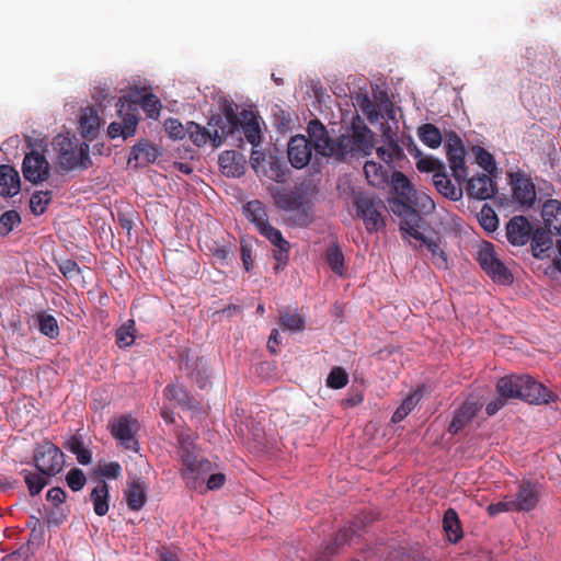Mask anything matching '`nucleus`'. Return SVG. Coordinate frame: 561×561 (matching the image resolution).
Instances as JSON below:
<instances>
[{
    "label": "nucleus",
    "instance_id": "1",
    "mask_svg": "<svg viewBox=\"0 0 561 561\" xmlns=\"http://www.w3.org/2000/svg\"><path fill=\"white\" fill-rule=\"evenodd\" d=\"M375 134L364 119L356 115L346 134L341 135L333 145V159L344 161L350 158L366 157L373 152Z\"/></svg>",
    "mask_w": 561,
    "mask_h": 561
},
{
    "label": "nucleus",
    "instance_id": "2",
    "mask_svg": "<svg viewBox=\"0 0 561 561\" xmlns=\"http://www.w3.org/2000/svg\"><path fill=\"white\" fill-rule=\"evenodd\" d=\"M244 214L255 226L259 233L267 239L275 248L273 253L277 262L275 270H282L288 262L290 244L283 237L280 230L270 224L264 204L259 199L250 201L244 205Z\"/></svg>",
    "mask_w": 561,
    "mask_h": 561
},
{
    "label": "nucleus",
    "instance_id": "3",
    "mask_svg": "<svg viewBox=\"0 0 561 561\" xmlns=\"http://www.w3.org/2000/svg\"><path fill=\"white\" fill-rule=\"evenodd\" d=\"M496 390L502 397L518 398L531 404H546L554 399L552 392L527 375L503 377L497 381Z\"/></svg>",
    "mask_w": 561,
    "mask_h": 561
},
{
    "label": "nucleus",
    "instance_id": "4",
    "mask_svg": "<svg viewBox=\"0 0 561 561\" xmlns=\"http://www.w3.org/2000/svg\"><path fill=\"white\" fill-rule=\"evenodd\" d=\"M180 454L183 463L182 477L192 490L204 486L207 476L211 472V462L201 456L188 434L179 437Z\"/></svg>",
    "mask_w": 561,
    "mask_h": 561
},
{
    "label": "nucleus",
    "instance_id": "5",
    "mask_svg": "<svg viewBox=\"0 0 561 561\" xmlns=\"http://www.w3.org/2000/svg\"><path fill=\"white\" fill-rule=\"evenodd\" d=\"M51 147L57 154L58 164L64 171L88 169L92 164L89 145L80 141L76 135L60 133L53 138Z\"/></svg>",
    "mask_w": 561,
    "mask_h": 561
},
{
    "label": "nucleus",
    "instance_id": "6",
    "mask_svg": "<svg viewBox=\"0 0 561 561\" xmlns=\"http://www.w3.org/2000/svg\"><path fill=\"white\" fill-rule=\"evenodd\" d=\"M116 108L118 121L108 125L107 135L112 139L118 137L127 139L135 135L138 126V105L126 96H122L116 102Z\"/></svg>",
    "mask_w": 561,
    "mask_h": 561
},
{
    "label": "nucleus",
    "instance_id": "7",
    "mask_svg": "<svg viewBox=\"0 0 561 561\" xmlns=\"http://www.w3.org/2000/svg\"><path fill=\"white\" fill-rule=\"evenodd\" d=\"M30 146L32 151L24 157L22 172L24 178L34 184L42 183L49 178L50 165L38 149H45L47 142L44 138H31Z\"/></svg>",
    "mask_w": 561,
    "mask_h": 561
},
{
    "label": "nucleus",
    "instance_id": "8",
    "mask_svg": "<svg viewBox=\"0 0 561 561\" xmlns=\"http://www.w3.org/2000/svg\"><path fill=\"white\" fill-rule=\"evenodd\" d=\"M356 215L364 221L369 233L377 232L386 225L382 211L385 205L380 199L367 195H359L354 201Z\"/></svg>",
    "mask_w": 561,
    "mask_h": 561
},
{
    "label": "nucleus",
    "instance_id": "9",
    "mask_svg": "<svg viewBox=\"0 0 561 561\" xmlns=\"http://www.w3.org/2000/svg\"><path fill=\"white\" fill-rule=\"evenodd\" d=\"M33 458L36 469L46 477H55L65 466L64 453L50 442L38 444Z\"/></svg>",
    "mask_w": 561,
    "mask_h": 561
},
{
    "label": "nucleus",
    "instance_id": "10",
    "mask_svg": "<svg viewBox=\"0 0 561 561\" xmlns=\"http://www.w3.org/2000/svg\"><path fill=\"white\" fill-rule=\"evenodd\" d=\"M477 260L481 268L495 282L508 284L512 275L500 260L494 247L490 242H483L477 253Z\"/></svg>",
    "mask_w": 561,
    "mask_h": 561
},
{
    "label": "nucleus",
    "instance_id": "11",
    "mask_svg": "<svg viewBox=\"0 0 561 561\" xmlns=\"http://www.w3.org/2000/svg\"><path fill=\"white\" fill-rule=\"evenodd\" d=\"M111 434L119 444L134 451L138 450L136 434L139 431L138 421L131 415H121L110 424Z\"/></svg>",
    "mask_w": 561,
    "mask_h": 561
},
{
    "label": "nucleus",
    "instance_id": "12",
    "mask_svg": "<svg viewBox=\"0 0 561 561\" xmlns=\"http://www.w3.org/2000/svg\"><path fill=\"white\" fill-rule=\"evenodd\" d=\"M391 209L394 214L402 218L400 230L404 236H409L411 238H421L419 227L422 219L416 210L412 208L411 204H409L407 201H393L391 203Z\"/></svg>",
    "mask_w": 561,
    "mask_h": 561
},
{
    "label": "nucleus",
    "instance_id": "13",
    "mask_svg": "<svg viewBox=\"0 0 561 561\" xmlns=\"http://www.w3.org/2000/svg\"><path fill=\"white\" fill-rule=\"evenodd\" d=\"M211 129V145L219 147L232 134L239 130V118L233 113L213 117L209 121Z\"/></svg>",
    "mask_w": 561,
    "mask_h": 561
},
{
    "label": "nucleus",
    "instance_id": "14",
    "mask_svg": "<svg viewBox=\"0 0 561 561\" xmlns=\"http://www.w3.org/2000/svg\"><path fill=\"white\" fill-rule=\"evenodd\" d=\"M307 133L319 154L333 158V145H335L336 139L329 137L328 131L321 122L318 119L309 122Z\"/></svg>",
    "mask_w": 561,
    "mask_h": 561
},
{
    "label": "nucleus",
    "instance_id": "15",
    "mask_svg": "<svg viewBox=\"0 0 561 561\" xmlns=\"http://www.w3.org/2000/svg\"><path fill=\"white\" fill-rule=\"evenodd\" d=\"M513 199L522 207L529 208L536 201L535 184L522 173L512 175Z\"/></svg>",
    "mask_w": 561,
    "mask_h": 561
},
{
    "label": "nucleus",
    "instance_id": "16",
    "mask_svg": "<svg viewBox=\"0 0 561 561\" xmlns=\"http://www.w3.org/2000/svg\"><path fill=\"white\" fill-rule=\"evenodd\" d=\"M250 164L256 174L265 175L275 182L285 181V170L280 165L270 162V168H266V156L260 147H252Z\"/></svg>",
    "mask_w": 561,
    "mask_h": 561
},
{
    "label": "nucleus",
    "instance_id": "17",
    "mask_svg": "<svg viewBox=\"0 0 561 561\" xmlns=\"http://www.w3.org/2000/svg\"><path fill=\"white\" fill-rule=\"evenodd\" d=\"M288 160L296 169L306 167L311 159V146L308 139L302 135L290 138L288 142Z\"/></svg>",
    "mask_w": 561,
    "mask_h": 561
},
{
    "label": "nucleus",
    "instance_id": "18",
    "mask_svg": "<svg viewBox=\"0 0 561 561\" xmlns=\"http://www.w3.org/2000/svg\"><path fill=\"white\" fill-rule=\"evenodd\" d=\"M355 105L367 116L370 123L378 122L379 117H387L388 119L394 118V110L391 102L386 98L381 102V110L385 114H380L375 102L366 94H359L356 98Z\"/></svg>",
    "mask_w": 561,
    "mask_h": 561
},
{
    "label": "nucleus",
    "instance_id": "19",
    "mask_svg": "<svg viewBox=\"0 0 561 561\" xmlns=\"http://www.w3.org/2000/svg\"><path fill=\"white\" fill-rule=\"evenodd\" d=\"M533 227L524 216L513 217L506 225V236L513 245H524L530 239Z\"/></svg>",
    "mask_w": 561,
    "mask_h": 561
},
{
    "label": "nucleus",
    "instance_id": "20",
    "mask_svg": "<svg viewBox=\"0 0 561 561\" xmlns=\"http://www.w3.org/2000/svg\"><path fill=\"white\" fill-rule=\"evenodd\" d=\"M221 172L226 176L238 178L245 171V157L236 150L224 151L218 159Z\"/></svg>",
    "mask_w": 561,
    "mask_h": 561
},
{
    "label": "nucleus",
    "instance_id": "21",
    "mask_svg": "<svg viewBox=\"0 0 561 561\" xmlns=\"http://www.w3.org/2000/svg\"><path fill=\"white\" fill-rule=\"evenodd\" d=\"M467 194L477 199H488L495 194V183L488 174L473 176L468 181Z\"/></svg>",
    "mask_w": 561,
    "mask_h": 561
},
{
    "label": "nucleus",
    "instance_id": "22",
    "mask_svg": "<svg viewBox=\"0 0 561 561\" xmlns=\"http://www.w3.org/2000/svg\"><path fill=\"white\" fill-rule=\"evenodd\" d=\"M512 501L517 512H529L534 510L538 502L537 485L530 482L522 483Z\"/></svg>",
    "mask_w": 561,
    "mask_h": 561
},
{
    "label": "nucleus",
    "instance_id": "23",
    "mask_svg": "<svg viewBox=\"0 0 561 561\" xmlns=\"http://www.w3.org/2000/svg\"><path fill=\"white\" fill-rule=\"evenodd\" d=\"M481 404L474 399H468L456 412L449 425V432L457 434L474 417Z\"/></svg>",
    "mask_w": 561,
    "mask_h": 561
},
{
    "label": "nucleus",
    "instance_id": "24",
    "mask_svg": "<svg viewBox=\"0 0 561 561\" xmlns=\"http://www.w3.org/2000/svg\"><path fill=\"white\" fill-rule=\"evenodd\" d=\"M239 129L243 133L245 139L252 147L261 146V128L257 117L248 111H243L239 117Z\"/></svg>",
    "mask_w": 561,
    "mask_h": 561
},
{
    "label": "nucleus",
    "instance_id": "25",
    "mask_svg": "<svg viewBox=\"0 0 561 561\" xmlns=\"http://www.w3.org/2000/svg\"><path fill=\"white\" fill-rule=\"evenodd\" d=\"M541 217L549 233L561 236V202L547 201L542 206Z\"/></svg>",
    "mask_w": 561,
    "mask_h": 561
},
{
    "label": "nucleus",
    "instance_id": "26",
    "mask_svg": "<svg viewBox=\"0 0 561 561\" xmlns=\"http://www.w3.org/2000/svg\"><path fill=\"white\" fill-rule=\"evenodd\" d=\"M101 117L94 107L87 106L81 110L79 116V127L84 138H94L101 126Z\"/></svg>",
    "mask_w": 561,
    "mask_h": 561
},
{
    "label": "nucleus",
    "instance_id": "27",
    "mask_svg": "<svg viewBox=\"0 0 561 561\" xmlns=\"http://www.w3.org/2000/svg\"><path fill=\"white\" fill-rule=\"evenodd\" d=\"M20 192V175L10 165H0V195L12 197Z\"/></svg>",
    "mask_w": 561,
    "mask_h": 561
},
{
    "label": "nucleus",
    "instance_id": "28",
    "mask_svg": "<svg viewBox=\"0 0 561 561\" xmlns=\"http://www.w3.org/2000/svg\"><path fill=\"white\" fill-rule=\"evenodd\" d=\"M454 184L448 175L442 170V172H436L433 174V184L436 190L445 197L450 198L451 201H458L462 197V187L461 183Z\"/></svg>",
    "mask_w": 561,
    "mask_h": 561
},
{
    "label": "nucleus",
    "instance_id": "29",
    "mask_svg": "<svg viewBox=\"0 0 561 561\" xmlns=\"http://www.w3.org/2000/svg\"><path fill=\"white\" fill-rule=\"evenodd\" d=\"M376 153L388 169H392L394 163L404 157L403 149L393 139L377 147Z\"/></svg>",
    "mask_w": 561,
    "mask_h": 561
},
{
    "label": "nucleus",
    "instance_id": "30",
    "mask_svg": "<svg viewBox=\"0 0 561 561\" xmlns=\"http://www.w3.org/2000/svg\"><path fill=\"white\" fill-rule=\"evenodd\" d=\"M447 158L455 180L459 183L466 181L468 171L465 161V149H449Z\"/></svg>",
    "mask_w": 561,
    "mask_h": 561
},
{
    "label": "nucleus",
    "instance_id": "31",
    "mask_svg": "<svg viewBox=\"0 0 561 561\" xmlns=\"http://www.w3.org/2000/svg\"><path fill=\"white\" fill-rule=\"evenodd\" d=\"M127 505L133 511H139L146 503V486L140 480L133 481L125 492Z\"/></svg>",
    "mask_w": 561,
    "mask_h": 561
},
{
    "label": "nucleus",
    "instance_id": "32",
    "mask_svg": "<svg viewBox=\"0 0 561 561\" xmlns=\"http://www.w3.org/2000/svg\"><path fill=\"white\" fill-rule=\"evenodd\" d=\"M390 169L381 165L373 160L366 161L364 164V173L369 184L373 186H382L388 181Z\"/></svg>",
    "mask_w": 561,
    "mask_h": 561
},
{
    "label": "nucleus",
    "instance_id": "33",
    "mask_svg": "<svg viewBox=\"0 0 561 561\" xmlns=\"http://www.w3.org/2000/svg\"><path fill=\"white\" fill-rule=\"evenodd\" d=\"M422 241L426 249L431 252L433 264L440 270L448 268V259L445 251L440 248L439 241L425 237L421 233V238H415Z\"/></svg>",
    "mask_w": 561,
    "mask_h": 561
},
{
    "label": "nucleus",
    "instance_id": "34",
    "mask_svg": "<svg viewBox=\"0 0 561 561\" xmlns=\"http://www.w3.org/2000/svg\"><path fill=\"white\" fill-rule=\"evenodd\" d=\"M94 513L104 516L108 512V485L106 482H99L90 494Z\"/></svg>",
    "mask_w": 561,
    "mask_h": 561
},
{
    "label": "nucleus",
    "instance_id": "35",
    "mask_svg": "<svg viewBox=\"0 0 561 561\" xmlns=\"http://www.w3.org/2000/svg\"><path fill=\"white\" fill-rule=\"evenodd\" d=\"M443 527L451 542H457L462 537V531L457 513L449 508L445 512Z\"/></svg>",
    "mask_w": 561,
    "mask_h": 561
},
{
    "label": "nucleus",
    "instance_id": "36",
    "mask_svg": "<svg viewBox=\"0 0 561 561\" xmlns=\"http://www.w3.org/2000/svg\"><path fill=\"white\" fill-rule=\"evenodd\" d=\"M417 136L424 145L433 149L438 148L443 141V137L439 129L435 125L430 123L419 127Z\"/></svg>",
    "mask_w": 561,
    "mask_h": 561
},
{
    "label": "nucleus",
    "instance_id": "37",
    "mask_svg": "<svg viewBox=\"0 0 561 561\" xmlns=\"http://www.w3.org/2000/svg\"><path fill=\"white\" fill-rule=\"evenodd\" d=\"M552 247V239L550 234L543 230H536L531 238V250L534 256L537 259H543L546 252Z\"/></svg>",
    "mask_w": 561,
    "mask_h": 561
},
{
    "label": "nucleus",
    "instance_id": "38",
    "mask_svg": "<svg viewBox=\"0 0 561 561\" xmlns=\"http://www.w3.org/2000/svg\"><path fill=\"white\" fill-rule=\"evenodd\" d=\"M186 131L192 142L198 147L211 142V129L209 125L208 127H203L194 122H190L187 123Z\"/></svg>",
    "mask_w": 561,
    "mask_h": 561
},
{
    "label": "nucleus",
    "instance_id": "39",
    "mask_svg": "<svg viewBox=\"0 0 561 561\" xmlns=\"http://www.w3.org/2000/svg\"><path fill=\"white\" fill-rule=\"evenodd\" d=\"M21 476L24 479V482L28 489V492L32 496H35L42 492V490L47 485V480L41 471H30L22 470Z\"/></svg>",
    "mask_w": 561,
    "mask_h": 561
},
{
    "label": "nucleus",
    "instance_id": "40",
    "mask_svg": "<svg viewBox=\"0 0 561 561\" xmlns=\"http://www.w3.org/2000/svg\"><path fill=\"white\" fill-rule=\"evenodd\" d=\"M51 191H35L30 198V209L32 214L35 216L43 215L51 202Z\"/></svg>",
    "mask_w": 561,
    "mask_h": 561
},
{
    "label": "nucleus",
    "instance_id": "41",
    "mask_svg": "<svg viewBox=\"0 0 561 561\" xmlns=\"http://www.w3.org/2000/svg\"><path fill=\"white\" fill-rule=\"evenodd\" d=\"M421 400V391L415 390L413 393L408 396L400 407L394 411L391 421L393 423L401 422L405 416L410 414V412L413 411V409L417 405V403Z\"/></svg>",
    "mask_w": 561,
    "mask_h": 561
},
{
    "label": "nucleus",
    "instance_id": "42",
    "mask_svg": "<svg viewBox=\"0 0 561 561\" xmlns=\"http://www.w3.org/2000/svg\"><path fill=\"white\" fill-rule=\"evenodd\" d=\"M325 261L333 273L339 276L344 275V255L336 244H332L327 249Z\"/></svg>",
    "mask_w": 561,
    "mask_h": 561
},
{
    "label": "nucleus",
    "instance_id": "43",
    "mask_svg": "<svg viewBox=\"0 0 561 561\" xmlns=\"http://www.w3.org/2000/svg\"><path fill=\"white\" fill-rule=\"evenodd\" d=\"M158 157V150L149 144H138L133 147L131 159H135L138 163L147 164L153 162Z\"/></svg>",
    "mask_w": 561,
    "mask_h": 561
},
{
    "label": "nucleus",
    "instance_id": "44",
    "mask_svg": "<svg viewBox=\"0 0 561 561\" xmlns=\"http://www.w3.org/2000/svg\"><path fill=\"white\" fill-rule=\"evenodd\" d=\"M391 183L397 195L402 197L404 201L411 198L414 194L415 188L411 185L409 179L401 172H393L391 176Z\"/></svg>",
    "mask_w": 561,
    "mask_h": 561
},
{
    "label": "nucleus",
    "instance_id": "45",
    "mask_svg": "<svg viewBox=\"0 0 561 561\" xmlns=\"http://www.w3.org/2000/svg\"><path fill=\"white\" fill-rule=\"evenodd\" d=\"M65 447L77 456L79 463L89 465L91 462L92 454L85 448L83 442L79 437L72 436Z\"/></svg>",
    "mask_w": 561,
    "mask_h": 561
},
{
    "label": "nucleus",
    "instance_id": "46",
    "mask_svg": "<svg viewBox=\"0 0 561 561\" xmlns=\"http://www.w3.org/2000/svg\"><path fill=\"white\" fill-rule=\"evenodd\" d=\"M407 202L425 215L431 214L435 209V203L432 197L422 191L415 190L414 194Z\"/></svg>",
    "mask_w": 561,
    "mask_h": 561
},
{
    "label": "nucleus",
    "instance_id": "47",
    "mask_svg": "<svg viewBox=\"0 0 561 561\" xmlns=\"http://www.w3.org/2000/svg\"><path fill=\"white\" fill-rule=\"evenodd\" d=\"M280 325L284 330L293 333L300 332L305 329V320L297 312H279Z\"/></svg>",
    "mask_w": 561,
    "mask_h": 561
},
{
    "label": "nucleus",
    "instance_id": "48",
    "mask_svg": "<svg viewBox=\"0 0 561 561\" xmlns=\"http://www.w3.org/2000/svg\"><path fill=\"white\" fill-rule=\"evenodd\" d=\"M477 218L481 227L488 232H493L499 227V218L493 208L488 205H483L477 214Z\"/></svg>",
    "mask_w": 561,
    "mask_h": 561
},
{
    "label": "nucleus",
    "instance_id": "49",
    "mask_svg": "<svg viewBox=\"0 0 561 561\" xmlns=\"http://www.w3.org/2000/svg\"><path fill=\"white\" fill-rule=\"evenodd\" d=\"M21 224V216L16 210H7L0 216V237L8 236Z\"/></svg>",
    "mask_w": 561,
    "mask_h": 561
},
{
    "label": "nucleus",
    "instance_id": "50",
    "mask_svg": "<svg viewBox=\"0 0 561 561\" xmlns=\"http://www.w3.org/2000/svg\"><path fill=\"white\" fill-rule=\"evenodd\" d=\"M135 340V322L128 320L116 331V342L121 348L130 346Z\"/></svg>",
    "mask_w": 561,
    "mask_h": 561
},
{
    "label": "nucleus",
    "instance_id": "51",
    "mask_svg": "<svg viewBox=\"0 0 561 561\" xmlns=\"http://www.w3.org/2000/svg\"><path fill=\"white\" fill-rule=\"evenodd\" d=\"M476 162L488 173H492L496 169L493 156L484 148L476 146L472 148Z\"/></svg>",
    "mask_w": 561,
    "mask_h": 561
},
{
    "label": "nucleus",
    "instance_id": "52",
    "mask_svg": "<svg viewBox=\"0 0 561 561\" xmlns=\"http://www.w3.org/2000/svg\"><path fill=\"white\" fill-rule=\"evenodd\" d=\"M164 394L170 401H175L183 407L191 408V404H190L191 400L188 398V394H187L186 390L184 388H182L181 386H178V385L168 386L164 390Z\"/></svg>",
    "mask_w": 561,
    "mask_h": 561
},
{
    "label": "nucleus",
    "instance_id": "53",
    "mask_svg": "<svg viewBox=\"0 0 561 561\" xmlns=\"http://www.w3.org/2000/svg\"><path fill=\"white\" fill-rule=\"evenodd\" d=\"M141 108L149 118H158L161 110L160 100L153 94H146L141 99Z\"/></svg>",
    "mask_w": 561,
    "mask_h": 561
},
{
    "label": "nucleus",
    "instance_id": "54",
    "mask_svg": "<svg viewBox=\"0 0 561 561\" xmlns=\"http://www.w3.org/2000/svg\"><path fill=\"white\" fill-rule=\"evenodd\" d=\"M348 382V375L341 367H334L327 378V386L332 389H342Z\"/></svg>",
    "mask_w": 561,
    "mask_h": 561
},
{
    "label": "nucleus",
    "instance_id": "55",
    "mask_svg": "<svg viewBox=\"0 0 561 561\" xmlns=\"http://www.w3.org/2000/svg\"><path fill=\"white\" fill-rule=\"evenodd\" d=\"M39 331L48 337H55L59 333L56 319L49 314H42L38 318Z\"/></svg>",
    "mask_w": 561,
    "mask_h": 561
},
{
    "label": "nucleus",
    "instance_id": "56",
    "mask_svg": "<svg viewBox=\"0 0 561 561\" xmlns=\"http://www.w3.org/2000/svg\"><path fill=\"white\" fill-rule=\"evenodd\" d=\"M417 170L421 172H442L445 169L444 164L430 156L420 157L416 162Z\"/></svg>",
    "mask_w": 561,
    "mask_h": 561
},
{
    "label": "nucleus",
    "instance_id": "57",
    "mask_svg": "<svg viewBox=\"0 0 561 561\" xmlns=\"http://www.w3.org/2000/svg\"><path fill=\"white\" fill-rule=\"evenodd\" d=\"M66 481L68 486L77 492L80 491L85 484V476L81 469L75 468L71 469L66 477Z\"/></svg>",
    "mask_w": 561,
    "mask_h": 561
},
{
    "label": "nucleus",
    "instance_id": "58",
    "mask_svg": "<svg viewBox=\"0 0 561 561\" xmlns=\"http://www.w3.org/2000/svg\"><path fill=\"white\" fill-rule=\"evenodd\" d=\"M165 130L169 136L174 140L183 139L186 135V127H184L178 119L169 118L165 121Z\"/></svg>",
    "mask_w": 561,
    "mask_h": 561
},
{
    "label": "nucleus",
    "instance_id": "59",
    "mask_svg": "<svg viewBox=\"0 0 561 561\" xmlns=\"http://www.w3.org/2000/svg\"><path fill=\"white\" fill-rule=\"evenodd\" d=\"M271 194H272L277 207H279L280 209H285V210L291 208L293 198H291L290 194H288L287 192H285L282 188H278V187L273 188L271 191Z\"/></svg>",
    "mask_w": 561,
    "mask_h": 561
},
{
    "label": "nucleus",
    "instance_id": "60",
    "mask_svg": "<svg viewBox=\"0 0 561 561\" xmlns=\"http://www.w3.org/2000/svg\"><path fill=\"white\" fill-rule=\"evenodd\" d=\"M516 511L512 500H503L497 503L490 504L488 506V513L491 516L497 515L504 512H513Z\"/></svg>",
    "mask_w": 561,
    "mask_h": 561
},
{
    "label": "nucleus",
    "instance_id": "61",
    "mask_svg": "<svg viewBox=\"0 0 561 561\" xmlns=\"http://www.w3.org/2000/svg\"><path fill=\"white\" fill-rule=\"evenodd\" d=\"M59 271L67 278H73L80 274V267L72 260H65L59 264Z\"/></svg>",
    "mask_w": 561,
    "mask_h": 561
},
{
    "label": "nucleus",
    "instance_id": "62",
    "mask_svg": "<svg viewBox=\"0 0 561 561\" xmlns=\"http://www.w3.org/2000/svg\"><path fill=\"white\" fill-rule=\"evenodd\" d=\"M34 553L35 550L26 543L20 547L12 554L8 556L7 561H27Z\"/></svg>",
    "mask_w": 561,
    "mask_h": 561
},
{
    "label": "nucleus",
    "instance_id": "63",
    "mask_svg": "<svg viewBox=\"0 0 561 561\" xmlns=\"http://www.w3.org/2000/svg\"><path fill=\"white\" fill-rule=\"evenodd\" d=\"M99 472L106 478L116 479L122 473V467L118 462H108L100 467Z\"/></svg>",
    "mask_w": 561,
    "mask_h": 561
},
{
    "label": "nucleus",
    "instance_id": "64",
    "mask_svg": "<svg viewBox=\"0 0 561 561\" xmlns=\"http://www.w3.org/2000/svg\"><path fill=\"white\" fill-rule=\"evenodd\" d=\"M46 496L54 505H59L65 501L66 492L61 488H51Z\"/></svg>",
    "mask_w": 561,
    "mask_h": 561
}]
</instances>
